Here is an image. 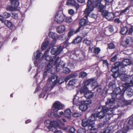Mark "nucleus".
Segmentation results:
<instances>
[{
	"instance_id": "1",
	"label": "nucleus",
	"mask_w": 133,
	"mask_h": 133,
	"mask_svg": "<svg viewBox=\"0 0 133 133\" xmlns=\"http://www.w3.org/2000/svg\"><path fill=\"white\" fill-rule=\"evenodd\" d=\"M122 90L119 87L116 88L113 90V93L112 94H112L115 95V97L116 96L119 95L121 96V97L119 98V101L117 104H118V107H123L124 105H127V101H125L123 98V96L124 92L127 89L125 87H121Z\"/></svg>"
},
{
	"instance_id": "2",
	"label": "nucleus",
	"mask_w": 133,
	"mask_h": 133,
	"mask_svg": "<svg viewBox=\"0 0 133 133\" xmlns=\"http://www.w3.org/2000/svg\"><path fill=\"white\" fill-rule=\"evenodd\" d=\"M116 99L114 98L113 97V96H112V98L108 100V101H107L106 102V106H105L103 107V110L105 111V113L107 114H108L109 115H110L112 114L114 112V111L116 109L117 111H118V113L117 114L119 116L121 115L122 113L121 111H118L117 109V107H114L113 108L110 107L109 108H108L106 106L108 105L109 104V105L111 107L112 105H114V104L115 103V100Z\"/></svg>"
},
{
	"instance_id": "3",
	"label": "nucleus",
	"mask_w": 133,
	"mask_h": 133,
	"mask_svg": "<svg viewBox=\"0 0 133 133\" xmlns=\"http://www.w3.org/2000/svg\"><path fill=\"white\" fill-rule=\"evenodd\" d=\"M60 124L61 125H64V124L62 122L61 120L59 119H57L56 121H51L50 120L47 119L45 120L44 122V124L47 127L49 130H53L52 129H55L54 127H59L64 130H66L67 128H66L61 127L60 126Z\"/></svg>"
},
{
	"instance_id": "4",
	"label": "nucleus",
	"mask_w": 133,
	"mask_h": 133,
	"mask_svg": "<svg viewBox=\"0 0 133 133\" xmlns=\"http://www.w3.org/2000/svg\"><path fill=\"white\" fill-rule=\"evenodd\" d=\"M94 80V79H90L86 81L84 83V86L81 88L80 91V94L85 93L84 96V98L85 97L87 98H90L93 96V93L88 90L87 87Z\"/></svg>"
},
{
	"instance_id": "5",
	"label": "nucleus",
	"mask_w": 133,
	"mask_h": 133,
	"mask_svg": "<svg viewBox=\"0 0 133 133\" xmlns=\"http://www.w3.org/2000/svg\"><path fill=\"white\" fill-rule=\"evenodd\" d=\"M119 78L122 81L125 82V83L123 84L122 86L127 89L129 87L133 85V75H130L122 73L119 76Z\"/></svg>"
},
{
	"instance_id": "6",
	"label": "nucleus",
	"mask_w": 133,
	"mask_h": 133,
	"mask_svg": "<svg viewBox=\"0 0 133 133\" xmlns=\"http://www.w3.org/2000/svg\"><path fill=\"white\" fill-rule=\"evenodd\" d=\"M63 82L64 80L60 78L58 79V76L56 75H55L52 76L49 78L47 81V85L51 87V89H52L55 85L56 84H61Z\"/></svg>"
},
{
	"instance_id": "7",
	"label": "nucleus",
	"mask_w": 133,
	"mask_h": 133,
	"mask_svg": "<svg viewBox=\"0 0 133 133\" xmlns=\"http://www.w3.org/2000/svg\"><path fill=\"white\" fill-rule=\"evenodd\" d=\"M114 127L115 126L112 125L111 124H100L98 125L99 128H103L100 133H110V131L114 129Z\"/></svg>"
},
{
	"instance_id": "8",
	"label": "nucleus",
	"mask_w": 133,
	"mask_h": 133,
	"mask_svg": "<svg viewBox=\"0 0 133 133\" xmlns=\"http://www.w3.org/2000/svg\"><path fill=\"white\" fill-rule=\"evenodd\" d=\"M35 60L34 62V64L35 66H38L37 70V72L35 75V77H36L38 75V73L43 70V68L46 66V64L44 60H42L39 64L38 60Z\"/></svg>"
},
{
	"instance_id": "9",
	"label": "nucleus",
	"mask_w": 133,
	"mask_h": 133,
	"mask_svg": "<svg viewBox=\"0 0 133 133\" xmlns=\"http://www.w3.org/2000/svg\"><path fill=\"white\" fill-rule=\"evenodd\" d=\"M49 49H47L46 51H47L46 55L44 56V57L45 60L47 61H49L50 64H53L55 65L57 63V62L59 59V57H57L56 56H55L52 57H51L48 55V52L49 51Z\"/></svg>"
},
{
	"instance_id": "10",
	"label": "nucleus",
	"mask_w": 133,
	"mask_h": 133,
	"mask_svg": "<svg viewBox=\"0 0 133 133\" xmlns=\"http://www.w3.org/2000/svg\"><path fill=\"white\" fill-rule=\"evenodd\" d=\"M79 94H80V91L77 92L73 99V104L77 106L79 105L80 104H83L84 103V97L83 96L80 97L79 96Z\"/></svg>"
},
{
	"instance_id": "11",
	"label": "nucleus",
	"mask_w": 133,
	"mask_h": 133,
	"mask_svg": "<svg viewBox=\"0 0 133 133\" xmlns=\"http://www.w3.org/2000/svg\"><path fill=\"white\" fill-rule=\"evenodd\" d=\"M65 18V16L63 14V11H58L55 15L54 20L56 22L61 23L63 22Z\"/></svg>"
},
{
	"instance_id": "12",
	"label": "nucleus",
	"mask_w": 133,
	"mask_h": 133,
	"mask_svg": "<svg viewBox=\"0 0 133 133\" xmlns=\"http://www.w3.org/2000/svg\"><path fill=\"white\" fill-rule=\"evenodd\" d=\"M94 5L93 2H92V0H88L87 8L84 11V13L86 15L85 16L86 18H87L88 15L90 12L93 10Z\"/></svg>"
},
{
	"instance_id": "13",
	"label": "nucleus",
	"mask_w": 133,
	"mask_h": 133,
	"mask_svg": "<svg viewBox=\"0 0 133 133\" xmlns=\"http://www.w3.org/2000/svg\"><path fill=\"white\" fill-rule=\"evenodd\" d=\"M51 88V87L49 86L48 85L44 87L42 92L39 95V98L46 99L48 96V93L52 89Z\"/></svg>"
},
{
	"instance_id": "14",
	"label": "nucleus",
	"mask_w": 133,
	"mask_h": 133,
	"mask_svg": "<svg viewBox=\"0 0 133 133\" xmlns=\"http://www.w3.org/2000/svg\"><path fill=\"white\" fill-rule=\"evenodd\" d=\"M10 0L11 2L12 6H8L6 7V10L10 11H13L16 10L19 4V2H18V0Z\"/></svg>"
},
{
	"instance_id": "15",
	"label": "nucleus",
	"mask_w": 133,
	"mask_h": 133,
	"mask_svg": "<svg viewBox=\"0 0 133 133\" xmlns=\"http://www.w3.org/2000/svg\"><path fill=\"white\" fill-rule=\"evenodd\" d=\"M48 51H46L44 55L40 52L39 50H37L35 52L34 54V56L32 57V59L34 60L35 59L40 60L42 58L44 57V56L46 55Z\"/></svg>"
},
{
	"instance_id": "16",
	"label": "nucleus",
	"mask_w": 133,
	"mask_h": 133,
	"mask_svg": "<svg viewBox=\"0 0 133 133\" xmlns=\"http://www.w3.org/2000/svg\"><path fill=\"white\" fill-rule=\"evenodd\" d=\"M65 43L62 44L57 48H52L51 51V54L53 55H58L62 51L64 47V45Z\"/></svg>"
},
{
	"instance_id": "17",
	"label": "nucleus",
	"mask_w": 133,
	"mask_h": 133,
	"mask_svg": "<svg viewBox=\"0 0 133 133\" xmlns=\"http://www.w3.org/2000/svg\"><path fill=\"white\" fill-rule=\"evenodd\" d=\"M102 9H101L102 11L101 12H102V15L104 17L109 20H112L114 18V16L113 14L108 12L107 11L102 10Z\"/></svg>"
},
{
	"instance_id": "18",
	"label": "nucleus",
	"mask_w": 133,
	"mask_h": 133,
	"mask_svg": "<svg viewBox=\"0 0 133 133\" xmlns=\"http://www.w3.org/2000/svg\"><path fill=\"white\" fill-rule=\"evenodd\" d=\"M64 107V105L60 102H57L54 103L52 108L54 112H57L59 110L62 109Z\"/></svg>"
},
{
	"instance_id": "19",
	"label": "nucleus",
	"mask_w": 133,
	"mask_h": 133,
	"mask_svg": "<svg viewBox=\"0 0 133 133\" xmlns=\"http://www.w3.org/2000/svg\"><path fill=\"white\" fill-rule=\"evenodd\" d=\"M91 101H84V103L83 104H80L79 108L82 111H83L87 110L88 109V105L91 103Z\"/></svg>"
},
{
	"instance_id": "20",
	"label": "nucleus",
	"mask_w": 133,
	"mask_h": 133,
	"mask_svg": "<svg viewBox=\"0 0 133 133\" xmlns=\"http://www.w3.org/2000/svg\"><path fill=\"white\" fill-rule=\"evenodd\" d=\"M44 67H45L46 69V70L43 74V78H44L47 75V72L50 73H52V70L53 68L52 65L50 64H48L46 66H45Z\"/></svg>"
},
{
	"instance_id": "21",
	"label": "nucleus",
	"mask_w": 133,
	"mask_h": 133,
	"mask_svg": "<svg viewBox=\"0 0 133 133\" xmlns=\"http://www.w3.org/2000/svg\"><path fill=\"white\" fill-rule=\"evenodd\" d=\"M58 62V61H57ZM57 62L56 65V69L57 71H60V70L62 69L65 65V63L63 61L61 60L57 64Z\"/></svg>"
},
{
	"instance_id": "22",
	"label": "nucleus",
	"mask_w": 133,
	"mask_h": 133,
	"mask_svg": "<svg viewBox=\"0 0 133 133\" xmlns=\"http://www.w3.org/2000/svg\"><path fill=\"white\" fill-rule=\"evenodd\" d=\"M95 125L94 123L90 124L89 128L90 130V133H97L98 130L95 127Z\"/></svg>"
},
{
	"instance_id": "23",
	"label": "nucleus",
	"mask_w": 133,
	"mask_h": 133,
	"mask_svg": "<svg viewBox=\"0 0 133 133\" xmlns=\"http://www.w3.org/2000/svg\"><path fill=\"white\" fill-rule=\"evenodd\" d=\"M56 30L57 33L61 34L65 31V27L63 25H61L58 26L57 27Z\"/></svg>"
},
{
	"instance_id": "24",
	"label": "nucleus",
	"mask_w": 133,
	"mask_h": 133,
	"mask_svg": "<svg viewBox=\"0 0 133 133\" xmlns=\"http://www.w3.org/2000/svg\"><path fill=\"white\" fill-rule=\"evenodd\" d=\"M81 27V26H79L75 31V30L73 29H70L68 34V37H70L75 33H76L78 32L79 31V30Z\"/></svg>"
},
{
	"instance_id": "25",
	"label": "nucleus",
	"mask_w": 133,
	"mask_h": 133,
	"mask_svg": "<svg viewBox=\"0 0 133 133\" xmlns=\"http://www.w3.org/2000/svg\"><path fill=\"white\" fill-rule=\"evenodd\" d=\"M49 44V41L47 39H45L42 43L41 46V49L43 50L45 49L47 47Z\"/></svg>"
},
{
	"instance_id": "26",
	"label": "nucleus",
	"mask_w": 133,
	"mask_h": 133,
	"mask_svg": "<svg viewBox=\"0 0 133 133\" xmlns=\"http://www.w3.org/2000/svg\"><path fill=\"white\" fill-rule=\"evenodd\" d=\"M131 61L129 59H127L124 60L122 62V65L123 66H126L130 65Z\"/></svg>"
},
{
	"instance_id": "27",
	"label": "nucleus",
	"mask_w": 133,
	"mask_h": 133,
	"mask_svg": "<svg viewBox=\"0 0 133 133\" xmlns=\"http://www.w3.org/2000/svg\"><path fill=\"white\" fill-rule=\"evenodd\" d=\"M64 115L68 118H70L71 116V112L70 110L69 109L65 110L64 112Z\"/></svg>"
},
{
	"instance_id": "28",
	"label": "nucleus",
	"mask_w": 133,
	"mask_h": 133,
	"mask_svg": "<svg viewBox=\"0 0 133 133\" xmlns=\"http://www.w3.org/2000/svg\"><path fill=\"white\" fill-rule=\"evenodd\" d=\"M93 123H91L90 122L89 120H87L85 119H83L82 121V125L84 127L88 126L89 128L90 125L92 124Z\"/></svg>"
},
{
	"instance_id": "29",
	"label": "nucleus",
	"mask_w": 133,
	"mask_h": 133,
	"mask_svg": "<svg viewBox=\"0 0 133 133\" xmlns=\"http://www.w3.org/2000/svg\"><path fill=\"white\" fill-rule=\"evenodd\" d=\"M105 111H104L103 110L102 108L101 111L98 112L96 116L97 117L99 118H103L105 116Z\"/></svg>"
},
{
	"instance_id": "30",
	"label": "nucleus",
	"mask_w": 133,
	"mask_h": 133,
	"mask_svg": "<svg viewBox=\"0 0 133 133\" xmlns=\"http://www.w3.org/2000/svg\"><path fill=\"white\" fill-rule=\"evenodd\" d=\"M48 35L50 37L52 38V39L58 38L57 34L55 32L50 31L49 32Z\"/></svg>"
},
{
	"instance_id": "31",
	"label": "nucleus",
	"mask_w": 133,
	"mask_h": 133,
	"mask_svg": "<svg viewBox=\"0 0 133 133\" xmlns=\"http://www.w3.org/2000/svg\"><path fill=\"white\" fill-rule=\"evenodd\" d=\"M89 51L90 52H94L97 54H98L101 51L100 49L99 48H96L93 49V47L91 46L89 48Z\"/></svg>"
},
{
	"instance_id": "32",
	"label": "nucleus",
	"mask_w": 133,
	"mask_h": 133,
	"mask_svg": "<svg viewBox=\"0 0 133 133\" xmlns=\"http://www.w3.org/2000/svg\"><path fill=\"white\" fill-rule=\"evenodd\" d=\"M88 22L86 19L82 18L80 21L79 24L81 26H85L88 24Z\"/></svg>"
},
{
	"instance_id": "33",
	"label": "nucleus",
	"mask_w": 133,
	"mask_h": 133,
	"mask_svg": "<svg viewBox=\"0 0 133 133\" xmlns=\"http://www.w3.org/2000/svg\"><path fill=\"white\" fill-rule=\"evenodd\" d=\"M96 115L93 114L89 117V121L91 123H95L94 121L97 119Z\"/></svg>"
},
{
	"instance_id": "34",
	"label": "nucleus",
	"mask_w": 133,
	"mask_h": 133,
	"mask_svg": "<svg viewBox=\"0 0 133 133\" xmlns=\"http://www.w3.org/2000/svg\"><path fill=\"white\" fill-rule=\"evenodd\" d=\"M76 4V2L74 0H67L66 4L69 6H73Z\"/></svg>"
},
{
	"instance_id": "35",
	"label": "nucleus",
	"mask_w": 133,
	"mask_h": 133,
	"mask_svg": "<svg viewBox=\"0 0 133 133\" xmlns=\"http://www.w3.org/2000/svg\"><path fill=\"white\" fill-rule=\"evenodd\" d=\"M78 82V80L76 79H73L70 80L69 82V84L70 85L73 86L76 84Z\"/></svg>"
},
{
	"instance_id": "36",
	"label": "nucleus",
	"mask_w": 133,
	"mask_h": 133,
	"mask_svg": "<svg viewBox=\"0 0 133 133\" xmlns=\"http://www.w3.org/2000/svg\"><path fill=\"white\" fill-rule=\"evenodd\" d=\"M128 30V29L127 27H124L122 28L120 31V33L122 35H124L127 33Z\"/></svg>"
},
{
	"instance_id": "37",
	"label": "nucleus",
	"mask_w": 133,
	"mask_h": 133,
	"mask_svg": "<svg viewBox=\"0 0 133 133\" xmlns=\"http://www.w3.org/2000/svg\"><path fill=\"white\" fill-rule=\"evenodd\" d=\"M81 40V37L80 36H78L73 41L72 43L74 44H76L80 42Z\"/></svg>"
},
{
	"instance_id": "38",
	"label": "nucleus",
	"mask_w": 133,
	"mask_h": 133,
	"mask_svg": "<svg viewBox=\"0 0 133 133\" xmlns=\"http://www.w3.org/2000/svg\"><path fill=\"white\" fill-rule=\"evenodd\" d=\"M3 23L10 28H12L13 27V25L12 23L8 20H5Z\"/></svg>"
},
{
	"instance_id": "39",
	"label": "nucleus",
	"mask_w": 133,
	"mask_h": 133,
	"mask_svg": "<svg viewBox=\"0 0 133 133\" xmlns=\"http://www.w3.org/2000/svg\"><path fill=\"white\" fill-rule=\"evenodd\" d=\"M129 129V127L126 124H125L123 128L122 129L123 133H126L128 131Z\"/></svg>"
},
{
	"instance_id": "40",
	"label": "nucleus",
	"mask_w": 133,
	"mask_h": 133,
	"mask_svg": "<svg viewBox=\"0 0 133 133\" xmlns=\"http://www.w3.org/2000/svg\"><path fill=\"white\" fill-rule=\"evenodd\" d=\"M127 95L130 97L133 95V90L131 88L129 89L126 91Z\"/></svg>"
},
{
	"instance_id": "41",
	"label": "nucleus",
	"mask_w": 133,
	"mask_h": 133,
	"mask_svg": "<svg viewBox=\"0 0 133 133\" xmlns=\"http://www.w3.org/2000/svg\"><path fill=\"white\" fill-rule=\"evenodd\" d=\"M128 124L132 126H133V114L128 118Z\"/></svg>"
},
{
	"instance_id": "42",
	"label": "nucleus",
	"mask_w": 133,
	"mask_h": 133,
	"mask_svg": "<svg viewBox=\"0 0 133 133\" xmlns=\"http://www.w3.org/2000/svg\"><path fill=\"white\" fill-rule=\"evenodd\" d=\"M129 8L130 6H129L127 7L125 9L121 11V12L120 14V15H123V14H124L126 12L128 14V12H129Z\"/></svg>"
},
{
	"instance_id": "43",
	"label": "nucleus",
	"mask_w": 133,
	"mask_h": 133,
	"mask_svg": "<svg viewBox=\"0 0 133 133\" xmlns=\"http://www.w3.org/2000/svg\"><path fill=\"white\" fill-rule=\"evenodd\" d=\"M92 79H94V80L92 82H91L90 84L92 83V84H91V87L93 88V89H94L96 88H97L98 86V85H97V82L96 81H95V78H92Z\"/></svg>"
},
{
	"instance_id": "44",
	"label": "nucleus",
	"mask_w": 133,
	"mask_h": 133,
	"mask_svg": "<svg viewBox=\"0 0 133 133\" xmlns=\"http://www.w3.org/2000/svg\"><path fill=\"white\" fill-rule=\"evenodd\" d=\"M65 21L67 23H70L72 21V17L70 16L65 17Z\"/></svg>"
},
{
	"instance_id": "45",
	"label": "nucleus",
	"mask_w": 133,
	"mask_h": 133,
	"mask_svg": "<svg viewBox=\"0 0 133 133\" xmlns=\"http://www.w3.org/2000/svg\"><path fill=\"white\" fill-rule=\"evenodd\" d=\"M10 14L6 12H4L3 15V17L4 18H8L10 17Z\"/></svg>"
},
{
	"instance_id": "46",
	"label": "nucleus",
	"mask_w": 133,
	"mask_h": 133,
	"mask_svg": "<svg viewBox=\"0 0 133 133\" xmlns=\"http://www.w3.org/2000/svg\"><path fill=\"white\" fill-rule=\"evenodd\" d=\"M62 69L63 70V72L64 73H68L70 71V69L66 67H64Z\"/></svg>"
},
{
	"instance_id": "47",
	"label": "nucleus",
	"mask_w": 133,
	"mask_h": 133,
	"mask_svg": "<svg viewBox=\"0 0 133 133\" xmlns=\"http://www.w3.org/2000/svg\"><path fill=\"white\" fill-rule=\"evenodd\" d=\"M119 70V68L114 66L112 68L111 71L114 73H115L116 72H118V71Z\"/></svg>"
},
{
	"instance_id": "48",
	"label": "nucleus",
	"mask_w": 133,
	"mask_h": 133,
	"mask_svg": "<svg viewBox=\"0 0 133 133\" xmlns=\"http://www.w3.org/2000/svg\"><path fill=\"white\" fill-rule=\"evenodd\" d=\"M132 38L130 37H128L127 38L125 42L127 44H128L129 43L132 42Z\"/></svg>"
},
{
	"instance_id": "49",
	"label": "nucleus",
	"mask_w": 133,
	"mask_h": 133,
	"mask_svg": "<svg viewBox=\"0 0 133 133\" xmlns=\"http://www.w3.org/2000/svg\"><path fill=\"white\" fill-rule=\"evenodd\" d=\"M57 38L53 39L52 41L51 42L50 45V47H52L54 46L56 42V40Z\"/></svg>"
},
{
	"instance_id": "50",
	"label": "nucleus",
	"mask_w": 133,
	"mask_h": 133,
	"mask_svg": "<svg viewBox=\"0 0 133 133\" xmlns=\"http://www.w3.org/2000/svg\"><path fill=\"white\" fill-rule=\"evenodd\" d=\"M75 76V75L74 74H71L68 76L65 79V80L67 82L68 81L69 79L74 77Z\"/></svg>"
},
{
	"instance_id": "51",
	"label": "nucleus",
	"mask_w": 133,
	"mask_h": 133,
	"mask_svg": "<svg viewBox=\"0 0 133 133\" xmlns=\"http://www.w3.org/2000/svg\"><path fill=\"white\" fill-rule=\"evenodd\" d=\"M83 43L87 45H89L90 44L91 42L90 40L85 39L84 40Z\"/></svg>"
},
{
	"instance_id": "52",
	"label": "nucleus",
	"mask_w": 133,
	"mask_h": 133,
	"mask_svg": "<svg viewBox=\"0 0 133 133\" xmlns=\"http://www.w3.org/2000/svg\"><path fill=\"white\" fill-rule=\"evenodd\" d=\"M122 73H121L122 74ZM121 74L119 72H116L114 73L112 75V76L115 78H116L118 76H119H119L121 75Z\"/></svg>"
},
{
	"instance_id": "53",
	"label": "nucleus",
	"mask_w": 133,
	"mask_h": 133,
	"mask_svg": "<svg viewBox=\"0 0 133 133\" xmlns=\"http://www.w3.org/2000/svg\"><path fill=\"white\" fill-rule=\"evenodd\" d=\"M81 115V114L77 111H76L74 112L72 114V116L74 117H79Z\"/></svg>"
},
{
	"instance_id": "54",
	"label": "nucleus",
	"mask_w": 133,
	"mask_h": 133,
	"mask_svg": "<svg viewBox=\"0 0 133 133\" xmlns=\"http://www.w3.org/2000/svg\"><path fill=\"white\" fill-rule=\"evenodd\" d=\"M110 89H113V88H115L116 87V85L114 84H113L112 82H110L109 84Z\"/></svg>"
},
{
	"instance_id": "55",
	"label": "nucleus",
	"mask_w": 133,
	"mask_h": 133,
	"mask_svg": "<svg viewBox=\"0 0 133 133\" xmlns=\"http://www.w3.org/2000/svg\"><path fill=\"white\" fill-rule=\"evenodd\" d=\"M87 74L85 72H81L80 73L79 77L83 78L86 76Z\"/></svg>"
},
{
	"instance_id": "56",
	"label": "nucleus",
	"mask_w": 133,
	"mask_h": 133,
	"mask_svg": "<svg viewBox=\"0 0 133 133\" xmlns=\"http://www.w3.org/2000/svg\"><path fill=\"white\" fill-rule=\"evenodd\" d=\"M78 133H85L86 130L84 128H80L78 130Z\"/></svg>"
},
{
	"instance_id": "57",
	"label": "nucleus",
	"mask_w": 133,
	"mask_h": 133,
	"mask_svg": "<svg viewBox=\"0 0 133 133\" xmlns=\"http://www.w3.org/2000/svg\"><path fill=\"white\" fill-rule=\"evenodd\" d=\"M75 129L73 127H71L69 129L68 133H75Z\"/></svg>"
},
{
	"instance_id": "58",
	"label": "nucleus",
	"mask_w": 133,
	"mask_h": 133,
	"mask_svg": "<svg viewBox=\"0 0 133 133\" xmlns=\"http://www.w3.org/2000/svg\"><path fill=\"white\" fill-rule=\"evenodd\" d=\"M108 47L109 49H113L115 48V46L113 43H111L108 44Z\"/></svg>"
},
{
	"instance_id": "59",
	"label": "nucleus",
	"mask_w": 133,
	"mask_h": 133,
	"mask_svg": "<svg viewBox=\"0 0 133 133\" xmlns=\"http://www.w3.org/2000/svg\"><path fill=\"white\" fill-rule=\"evenodd\" d=\"M122 64V63H121L120 62H118L115 63V66L119 68V67L121 66Z\"/></svg>"
},
{
	"instance_id": "60",
	"label": "nucleus",
	"mask_w": 133,
	"mask_h": 133,
	"mask_svg": "<svg viewBox=\"0 0 133 133\" xmlns=\"http://www.w3.org/2000/svg\"><path fill=\"white\" fill-rule=\"evenodd\" d=\"M68 13L70 15H72L75 13V11L73 9H71L68 10Z\"/></svg>"
},
{
	"instance_id": "61",
	"label": "nucleus",
	"mask_w": 133,
	"mask_h": 133,
	"mask_svg": "<svg viewBox=\"0 0 133 133\" xmlns=\"http://www.w3.org/2000/svg\"><path fill=\"white\" fill-rule=\"evenodd\" d=\"M66 38L64 34H62L60 35L59 38L61 40H64Z\"/></svg>"
},
{
	"instance_id": "62",
	"label": "nucleus",
	"mask_w": 133,
	"mask_h": 133,
	"mask_svg": "<svg viewBox=\"0 0 133 133\" xmlns=\"http://www.w3.org/2000/svg\"><path fill=\"white\" fill-rule=\"evenodd\" d=\"M12 17L13 18L15 19H17L18 18V15L17 14L13 13H12Z\"/></svg>"
},
{
	"instance_id": "63",
	"label": "nucleus",
	"mask_w": 133,
	"mask_h": 133,
	"mask_svg": "<svg viewBox=\"0 0 133 133\" xmlns=\"http://www.w3.org/2000/svg\"><path fill=\"white\" fill-rule=\"evenodd\" d=\"M117 55H115V56L112 57L111 59V61L112 62H114L116 61L117 58Z\"/></svg>"
},
{
	"instance_id": "64",
	"label": "nucleus",
	"mask_w": 133,
	"mask_h": 133,
	"mask_svg": "<svg viewBox=\"0 0 133 133\" xmlns=\"http://www.w3.org/2000/svg\"><path fill=\"white\" fill-rule=\"evenodd\" d=\"M73 6H74L76 9V10H77L79 8V5L78 3H77L76 2V4L74 5Z\"/></svg>"
}]
</instances>
